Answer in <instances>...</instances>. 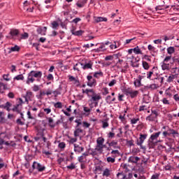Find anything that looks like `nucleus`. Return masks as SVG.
Wrapping results in <instances>:
<instances>
[{
	"instance_id": "nucleus-1",
	"label": "nucleus",
	"mask_w": 179,
	"mask_h": 179,
	"mask_svg": "<svg viewBox=\"0 0 179 179\" xmlns=\"http://www.w3.org/2000/svg\"><path fill=\"white\" fill-rule=\"evenodd\" d=\"M42 76H43V73L41 71H31L28 74L27 84L30 85L31 83H33L34 80H36V79L37 82H40V80L41 79Z\"/></svg>"
},
{
	"instance_id": "nucleus-2",
	"label": "nucleus",
	"mask_w": 179,
	"mask_h": 179,
	"mask_svg": "<svg viewBox=\"0 0 179 179\" xmlns=\"http://www.w3.org/2000/svg\"><path fill=\"white\" fill-rule=\"evenodd\" d=\"M160 134H162V132L159 131L151 135L149 139V143H148L149 148H155L156 143H157V138H159V136H160Z\"/></svg>"
},
{
	"instance_id": "nucleus-3",
	"label": "nucleus",
	"mask_w": 179,
	"mask_h": 179,
	"mask_svg": "<svg viewBox=\"0 0 179 179\" xmlns=\"http://www.w3.org/2000/svg\"><path fill=\"white\" fill-rule=\"evenodd\" d=\"M158 115H159V113H157V110H152L150 115L146 117V121H149V122L155 121Z\"/></svg>"
},
{
	"instance_id": "nucleus-4",
	"label": "nucleus",
	"mask_w": 179,
	"mask_h": 179,
	"mask_svg": "<svg viewBox=\"0 0 179 179\" xmlns=\"http://www.w3.org/2000/svg\"><path fill=\"white\" fill-rule=\"evenodd\" d=\"M32 169H36L38 171H44L45 170V166H41L40 163L34 162L32 165Z\"/></svg>"
},
{
	"instance_id": "nucleus-5",
	"label": "nucleus",
	"mask_w": 179,
	"mask_h": 179,
	"mask_svg": "<svg viewBox=\"0 0 179 179\" xmlns=\"http://www.w3.org/2000/svg\"><path fill=\"white\" fill-rule=\"evenodd\" d=\"M83 93H85L88 96V97H92L96 94V92H94V90L93 89H87V90H83Z\"/></svg>"
},
{
	"instance_id": "nucleus-6",
	"label": "nucleus",
	"mask_w": 179,
	"mask_h": 179,
	"mask_svg": "<svg viewBox=\"0 0 179 179\" xmlns=\"http://www.w3.org/2000/svg\"><path fill=\"white\" fill-rule=\"evenodd\" d=\"M73 146H74V152H76L77 153H82V152L85 150V148L78 144H73Z\"/></svg>"
},
{
	"instance_id": "nucleus-7",
	"label": "nucleus",
	"mask_w": 179,
	"mask_h": 179,
	"mask_svg": "<svg viewBox=\"0 0 179 179\" xmlns=\"http://www.w3.org/2000/svg\"><path fill=\"white\" fill-rule=\"evenodd\" d=\"M5 90H8V84L0 82V93L1 94L5 93Z\"/></svg>"
},
{
	"instance_id": "nucleus-8",
	"label": "nucleus",
	"mask_w": 179,
	"mask_h": 179,
	"mask_svg": "<svg viewBox=\"0 0 179 179\" xmlns=\"http://www.w3.org/2000/svg\"><path fill=\"white\" fill-rule=\"evenodd\" d=\"M146 136H148L146 134L140 135L139 141L137 142L138 146H142V144L145 142V139H146Z\"/></svg>"
},
{
	"instance_id": "nucleus-9",
	"label": "nucleus",
	"mask_w": 179,
	"mask_h": 179,
	"mask_svg": "<svg viewBox=\"0 0 179 179\" xmlns=\"http://www.w3.org/2000/svg\"><path fill=\"white\" fill-rule=\"evenodd\" d=\"M94 23H100V22H107L106 17H94Z\"/></svg>"
},
{
	"instance_id": "nucleus-10",
	"label": "nucleus",
	"mask_w": 179,
	"mask_h": 179,
	"mask_svg": "<svg viewBox=\"0 0 179 179\" xmlns=\"http://www.w3.org/2000/svg\"><path fill=\"white\" fill-rule=\"evenodd\" d=\"M101 99V96L95 94L94 95H92V96H91V99L90 100H91V101H94V103H99V100Z\"/></svg>"
},
{
	"instance_id": "nucleus-11",
	"label": "nucleus",
	"mask_w": 179,
	"mask_h": 179,
	"mask_svg": "<svg viewBox=\"0 0 179 179\" xmlns=\"http://www.w3.org/2000/svg\"><path fill=\"white\" fill-rule=\"evenodd\" d=\"M46 31H47V27H43V29L41 27H38L37 29L38 34H42V36H45Z\"/></svg>"
},
{
	"instance_id": "nucleus-12",
	"label": "nucleus",
	"mask_w": 179,
	"mask_h": 179,
	"mask_svg": "<svg viewBox=\"0 0 179 179\" xmlns=\"http://www.w3.org/2000/svg\"><path fill=\"white\" fill-rule=\"evenodd\" d=\"M139 160H141V158H139L138 157H135V156H131L129 158V162L130 163H138V162H139Z\"/></svg>"
},
{
	"instance_id": "nucleus-13",
	"label": "nucleus",
	"mask_w": 179,
	"mask_h": 179,
	"mask_svg": "<svg viewBox=\"0 0 179 179\" xmlns=\"http://www.w3.org/2000/svg\"><path fill=\"white\" fill-rule=\"evenodd\" d=\"M162 71H170V64L163 62L162 64Z\"/></svg>"
},
{
	"instance_id": "nucleus-14",
	"label": "nucleus",
	"mask_w": 179,
	"mask_h": 179,
	"mask_svg": "<svg viewBox=\"0 0 179 179\" xmlns=\"http://www.w3.org/2000/svg\"><path fill=\"white\" fill-rule=\"evenodd\" d=\"M81 134H83V129H81L80 128L76 129L74 131V136H75V138H78V136H80Z\"/></svg>"
},
{
	"instance_id": "nucleus-15",
	"label": "nucleus",
	"mask_w": 179,
	"mask_h": 179,
	"mask_svg": "<svg viewBox=\"0 0 179 179\" xmlns=\"http://www.w3.org/2000/svg\"><path fill=\"white\" fill-rule=\"evenodd\" d=\"M87 156H89V155H87V153L85 152L83 153L82 156L78 157V162L80 163H83L84 160H85L86 157H87Z\"/></svg>"
},
{
	"instance_id": "nucleus-16",
	"label": "nucleus",
	"mask_w": 179,
	"mask_h": 179,
	"mask_svg": "<svg viewBox=\"0 0 179 179\" xmlns=\"http://www.w3.org/2000/svg\"><path fill=\"white\" fill-rule=\"evenodd\" d=\"M88 104L91 110L93 107H97V106H99L98 102H94L90 99L88 101Z\"/></svg>"
},
{
	"instance_id": "nucleus-17",
	"label": "nucleus",
	"mask_w": 179,
	"mask_h": 179,
	"mask_svg": "<svg viewBox=\"0 0 179 179\" xmlns=\"http://www.w3.org/2000/svg\"><path fill=\"white\" fill-rule=\"evenodd\" d=\"M71 33L74 36H82L83 34V31L79 30V31H75V29H71Z\"/></svg>"
},
{
	"instance_id": "nucleus-18",
	"label": "nucleus",
	"mask_w": 179,
	"mask_h": 179,
	"mask_svg": "<svg viewBox=\"0 0 179 179\" xmlns=\"http://www.w3.org/2000/svg\"><path fill=\"white\" fill-rule=\"evenodd\" d=\"M31 96H33V92H27L25 96V101L28 103L29 100H31Z\"/></svg>"
},
{
	"instance_id": "nucleus-19",
	"label": "nucleus",
	"mask_w": 179,
	"mask_h": 179,
	"mask_svg": "<svg viewBox=\"0 0 179 179\" xmlns=\"http://www.w3.org/2000/svg\"><path fill=\"white\" fill-rule=\"evenodd\" d=\"M1 143L3 145H6L7 146H13V148L16 146V143H13L12 141L8 142V141H2Z\"/></svg>"
},
{
	"instance_id": "nucleus-20",
	"label": "nucleus",
	"mask_w": 179,
	"mask_h": 179,
	"mask_svg": "<svg viewBox=\"0 0 179 179\" xmlns=\"http://www.w3.org/2000/svg\"><path fill=\"white\" fill-rule=\"evenodd\" d=\"M106 145H101L96 144L95 150H96V152H99L100 153H103V148Z\"/></svg>"
},
{
	"instance_id": "nucleus-21",
	"label": "nucleus",
	"mask_w": 179,
	"mask_h": 179,
	"mask_svg": "<svg viewBox=\"0 0 179 179\" xmlns=\"http://www.w3.org/2000/svg\"><path fill=\"white\" fill-rule=\"evenodd\" d=\"M134 52L136 55H139L141 54L142 55V50H141V48H139V46H136V48H133Z\"/></svg>"
},
{
	"instance_id": "nucleus-22",
	"label": "nucleus",
	"mask_w": 179,
	"mask_h": 179,
	"mask_svg": "<svg viewBox=\"0 0 179 179\" xmlns=\"http://www.w3.org/2000/svg\"><path fill=\"white\" fill-rule=\"evenodd\" d=\"M141 80H142V76H139V79L135 80L134 86H136V87H139V86H141Z\"/></svg>"
},
{
	"instance_id": "nucleus-23",
	"label": "nucleus",
	"mask_w": 179,
	"mask_h": 179,
	"mask_svg": "<svg viewBox=\"0 0 179 179\" xmlns=\"http://www.w3.org/2000/svg\"><path fill=\"white\" fill-rule=\"evenodd\" d=\"M154 69H157V67L154 66L150 71H148L147 73V79H151L152 75H153V70Z\"/></svg>"
},
{
	"instance_id": "nucleus-24",
	"label": "nucleus",
	"mask_w": 179,
	"mask_h": 179,
	"mask_svg": "<svg viewBox=\"0 0 179 179\" xmlns=\"http://www.w3.org/2000/svg\"><path fill=\"white\" fill-rule=\"evenodd\" d=\"M48 120L49 122V127H50V128H54L55 127V124L54 123V120H52V117H48Z\"/></svg>"
},
{
	"instance_id": "nucleus-25",
	"label": "nucleus",
	"mask_w": 179,
	"mask_h": 179,
	"mask_svg": "<svg viewBox=\"0 0 179 179\" xmlns=\"http://www.w3.org/2000/svg\"><path fill=\"white\" fill-rule=\"evenodd\" d=\"M10 34L12 37L15 36H17V34H19V30L17 29H12L10 31Z\"/></svg>"
},
{
	"instance_id": "nucleus-26",
	"label": "nucleus",
	"mask_w": 179,
	"mask_h": 179,
	"mask_svg": "<svg viewBox=\"0 0 179 179\" xmlns=\"http://www.w3.org/2000/svg\"><path fill=\"white\" fill-rule=\"evenodd\" d=\"M110 173H111V171H110V169H106L103 171V176H105V177H110Z\"/></svg>"
},
{
	"instance_id": "nucleus-27",
	"label": "nucleus",
	"mask_w": 179,
	"mask_h": 179,
	"mask_svg": "<svg viewBox=\"0 0 179 179\" xmlns=\"http://www.w3.org/2000/svg\"><path fill=\"white\" fill-rule=\"evenodd\" d=\"M167 52L168 54L171 55V54H174V52H176V49L174 48V47H169L167 48Z\"/></svg>"
},
{
	"instance_id": "nucleus-28",
	"label": "nucleus",
	"mask_w": 179,
	"mask_h": 179,
	"mask_svg": "<svg viewBox=\"0 0 179 179\" xmlns=\"http://www.w3.org/2000/svg\"><path fill=\"white\" fill-rule=\"evenodd\" d=\"M108 143L110 148H117V145H118V142L115 141H113L112 142Z\"/></svg>"
},
{
	"instance_id": "nucleus-29",
	"label": "nucleus",
	"mask_w": 179,
	"mask_h": 179,
	"mask_svg": "<svg viewBox=\"0 0 179 179\" xmlns=\"http://www.w3.org/2000/svg\"><path fill=\"white\" fill-rule=\"evenodd\" d=\"M92 66H93V64L92 63H86L83 66V69H92Z\"/></svg>"
},
{
	"instance_id": "nucleus-30",
	"label": "nucleus",
	"mask_w": 179,
	"mask_h": 179,
	"mask_svg": "<svg viewBox=\"0 0 179 179\" xmlns=\"http://www.w3.org/2000/svg\"><path fill=\"white\" fill-rule=\"evenodd\" d=\"M169 135H173L174 137H176V135L178 136V132L174 129H169Z\"/></svg>"
},
{
	"instance_id": "nucleus-31",
	"label": "nucleus",
	"mask_w": 179,
	"mask_h": 179,
	"mask_svg": "<svg viewBox=\"0 0 179 179\" xmlns=\"http://www.w3.org/2000/svg\"><path fill=\"white\" fill-rule=\"evenodd\" d=\"M96 85V80H91L87 82V86H90V87L94 86Z\"/></svg>"
},
{
	"instance_id": "nucleus-32",
	"label": "nucleus",
	"mask_w": 179,
	"mask_h": 179,
	"mask_svg": "<svg viewBox=\"0 0 179 179\" xmlns=\"http://www.w3.org/2000/svg\"><path fill=\"white\" fill-rule=\"evenodd\" d=\"M102 128L106 129L108 128V122H107V120H102Z\"/></svg>"
},
{
	"instance_id": "nucleus-33",
	"label": "nucleus",
	"mask_w": 179,
	"mask_h": 179,
	"mask_svg": "<svg viewBox=\"0 0 179 179\" xmlns=\"http://www.w3.org/2000/svg\"><path fill=\"white\" fill-rule=\"evenodd\" d=\"M86 2H87V0H83L80 3H77L76 5L78 8H83V6H85V3H86Z\"/></svg>"
},
{
	"instance_id": "nucleus-34",
	"label": "nucleus",
	"mask_w": 179,
	"mask_h": 179,
	"mask_svg": "<svg viewBox=\"0 0 179 179\" xmlns=\"http://www.w3.org/2000/svg\"><path fill=\"white\" fill-rule=\"evenodd\" d=\"M104 143V138H99L96 140V145H103V144Z\"/></svg>"
},
{
	"instance_id": "nucleus-35",
	"label": "nucleus",
	"mask_w": 179,
	"mask_h": 179,
	"mask_svg": "<svg viewBox=\"0 0 179 179\" xmlns=\"http://www.w3.org/2000/svg\"><path fill=\"white\" fill-rule=\"evenodd\" d=\"M120 176H122V178H120V179H131L129 178H127V176L124 175V173H118L117 174V178H120Z\"/></svg>"
},
{
	"instance_id": "nucleus-36",
	"label": "nucleus",
	"mask_w": 179,
	"mask_h": 179,
	"mask_svg": "<svg viewBox=\"0 0 179 179\" xmlns=\"http://www.w3.org/2000/svg\"><path fill=\"white\" fill-rule=\"evenodd\" d=\"M143 67L146 71H148V69H149V68H150V66H149V64L147 62H145V61H143Z\"/></svg>"
},
{
	"instance_id": "nucleus-37",
	"label": "nucleus",
	"mask_w": 179,
	"mask_h": 179,
	"mask_svg": "<svg viewBox=\"0 0 179 179\" xmlns=\"http://www.w3.org/2000/svg\"><path fill=\"white\" fill-rule=\"evenodd\" d=\"M19 50H20V48H19V46H17V45H15L14 47H12L10 49L9 52H15V51H19Z\"/></svg>"
},
{
	"instance_id": "nucleus-38",
	"label": "nucleus",
	"mask_w": 179,
	"mask_h": 179,
	"mask_svg": "<svg viewBox=\"0 0 179 179\" xmlns=\"http://www.w3.org/2000/svg\"><path fill=\"white\" fill-rule=\"evenodd\" d=\"M100 171H101V166H96L95 167V169L94 170V173L95 174H97V173H100Z\"/></svg>"
},
{
	"instance_id": "nucleus-39",
	"label": "nucleus",
	"mask_w": 179,
	"mask_h": 179,
	"mask_svg": "<svg viewBox=\"0 0 179 179\" xmlns=\"http://www.w3.org/2000/svg\"><path fill=\"white\" fill-rule=\"evenodd\" d=\"M138 94H139V92H138V91H133L131 93L130 96L131 97V99H134V98L136 97V96H138Z\"/></svg>"
},
{
	"instance_id": "nucleus-40",
	"label": "nucleus",
	"mask_w": 179,
	"mask_h": 179,
	"mask_svg": "<svg viewBox=\"0 0 179 179\" xmlns=\"http://www.w3.org/2000/svg\"><path fill=\"white\" fill-rule=\"evenodd\" d=\"M149 107L146 105H143L140 106L139 111H146Z\"/></svg>"
},
{
	"instance_id": "nucleus-41",
	"label": "nucleus",
	"mask_w": 179,
	"mask_h": 179,
	"mask_svg": "<svg viewBox=\"0 0 179 179\" xmlns=\"http://www.w3.org/2000/svg\"><path fill=\"white\" fill-rule=\"evenodd\" d=\"M16 80H23L24 79V76L22 74H20L14 78Z\"/></svg>"
},
{
	"instance_id": "nucleus-42",
	"label": "nucleus",
	"mask_w": 179,
	"mask_h": 179,
	"mask_svg": "<svg viewBox=\"0 0 179 179\" xmlns=\"http://www.w3.org/2000/svg\"><path fill=\"white\" fill-rule=\"evenodd\" d=\"M168 8H170L169 6H166V7L162 8V6H157L155 9L156 10H163L164 9H168Z\"/></svg>"
},
{
	"instance_id": "nucleus-43",
	"label": "nucleus",
	"mask_w": 179,
	"mask_h": 179,
	"mask_svg": "<svg viewBox=\"0 0 179 179\" xmlns=\"http://www.w3.org/2000/svg\"><path fill=\"white\" fill-rule=\"evenodd\" d=\"M54 107H55V108H62V103L57 102L54 104Z\"/></svg>"
},
{
	"instance_id": "nucleus-44",
	"label": "nucleus",
	"mask_w": 179,
	"mask_h": 179,
	"mask_svg": "<svg viewBox=\"0 0 179 179\" xmlns=\"http://www.w3.org/2000/svg\"><path fill=\"white\" fill-rule=\"evenodd\" d=\"M59 26V24H58V22H57V21H54L52 22V29H57V27H58Z\"/></svg>"
},
{
	"instance_id": "nucleus-45",
	"label": "nucleus",
	"mask_w": 179,
	"mask_h": 179,
	"mask_svg": "<svg viewBox=\"0 0 179 179\" xmlns=\"http://www.w3.org/2000/svg\"><path fill=\"white\" fill-rule=\"evenodd\" d=\"M127 62H131L132 64V62H134V56H127Z\"/></svg>"
},
{
	"instance_id": "nucleus-46",
	"label": "nucleus",
	"mask_w": 179,
	"mask_h": 179,
	"mask_svg": "<svg viewBox=\"0 0 179 179\" xmlns=\"http://www.w3.org/2000/svg\"><path fill=\"white\" fill-rule=\"evenodd\" d=\"M107 162L108 163H115V158H113V157H108L107 158Z\"/></svg>"
},
{
	"instance_id": "nucleus-47",
	"label": "nucleus",
	"mask_w": 179,
	"mask_h": 179,
	"mask_svg": "<svg viewBox=\"0 0 179 179\" xmlns=\"http://www.w3.org/2000/svg\"><path fill=\"white\" fill-rule=\"evenodd\" d=\"M138 121H139V117L131 119L130 122H131V124H132L134 125V124H136L138 122Z\"/></svg>"
},
{
	"instance_id": "nucleus-48",
	"label": "nucleus",
	"mask_w": 179,
	"mask_h": 179,
	"mask_svg": "<svg viewBox=\"0 0 179 179\" xmlns=\"http://www.w3.org/2000/svg\"><path fill=\"white\" fill-rule=\"evenodd\" d=\"M59 149H65V147L66 146V144H65L64 142L59 143L58 145Z\"/></svg>"
},
{
	"instance_id": "nucleus-49",
	"label": "nucleus",
	"mask_w": 179,
	"mask_h": 179,
	"mask_svg": "<svg viewBox=\"0 0 179 179\" xmlns=\"http://www.w3.org/2000/svg\"><path fill=\"white\" fill-rule=\"evenodd\" d=\"M94 78H99V76H103V72L99 71V72H96L94 74Z\"/></svg>"
},
{
	"instance_id": "nucleus-50",
	"label": "nucleus",
	"mask_w": 179,
	"mask_h": 179,
	"mask_svg": "<svg viewBox=\"0 0 179 179\" xmlns=\"http://www.w3.org/2000/svg\"><path fill=\"white\" fill-rule=\"evenodd\" d=\"M21 38L24 40L26 38H29V34L24 32V34H21Z\"/></svg>"
},
{
	"instance_id": "nucleus-51",
	"label": "nucleus",
	"mask_w": 179,
	"mask_h": 179,
	"mask_svg": "<svg viewBox=\"0 0 179 179\" xmlns=\"http://www.w3.org/2000/svg\"><path fill=\"white\" fill-rule=\"evenodd\" d=\"M171 56H166V57L164 58L163 62H165L166 64H167V62H169L171 61Z\"/></svg>"
},
{
	"instance_id": "nucleus-52",
	"label": "nucleus",
	"mask_w": 179,
	"mask_h": 179,
	"mask_svg": "<svg viewBox=\"0 0 179 179\" xmlns=\"http://www.w3.org/2000/svg\"><path fill=\"white\" fill-rule=\"evenodd\" d=\"M67 169H69L70 170H73L76 169V166L74 165L73 163H71L69 166H67Z\"/></svg>"
},
{
	"instance_id": "nucleus-53",
	"label": "nucleus",
	"mask_w": 179,
	"mask_h": 179,
	"mask_svg": "<svg viewBox=\"0 0 179 179\" xmlns=\"http://www.w3.org/2000/svg\"><path fill=\"white\" fill-rule=\"evenodd\" d=\"M97 50H98V51H106V50H107V49L106 48V45H102Z\"/></svg>"
},
{
	"instance_id": "nucleus-54",
	"label": "nucleus",
	"mask_w": 179,
	"mask_h": 179,
	"mask_svg": "<svg viewBox=\"0 0 179 179\" xmlns=\"http://www.w3.org/2000/svg\"><path fill=\"white\" fill-rule=\"evenodd\" d=\"M11 106H12V104H10V102H6L5 106L2 105V106H1V107H3V108H10Z\"/></svg>"
},
{
	"instance_id": "nucleus-55",
	"label": "nucleus",
	"mask_w": 179,
	"mask_h": 179,
	"mask_svg": "<svg viewBox=\"0 0 179 179\" xmlns=\"http://www.w3.org/2000/svg\"><path fill=\"white\" fill-rule=\"evenodd\" d=\"M3 112H0V122H5V117H2Z\"/></svg>"
},
{
	"instance_id": "nucleus-56",
	"label": "nucleus",
	"mask_w": 179,
	"mask_h": 179,
	"mask_svg": "<svg viewBox=\"0 0 179 179\" xmlns=\"http://www.w3.org/2000/svg\"><path fill=\"white\" fill-rule=\"evenodd\" d=\"M115 83H117V80H113L112 81H110L108 84V86H110V87L114 86V85H115Z\"/></svg>"
},
{
	"instance_id": "nucleus-57",
	"label": "nucleus",
	"mask_w": 179,
	"mask_h": 179,
	"mask_svg": "<svg viewBox=\"0 0 179 179\" xmlns=\"http://www.w3.org/2000/svg\"><path fill=\"white\" fill-rule=\"evenodd\" d=\"M159 173H155L152 176L151 179H159Z\"/></svg>"
},
{
	"instance_id": "nucleus-58",
	"label": "nucleus",
	"mask_w": 179,
	"mask_h": 179,
	"mask_svg": "<svg viewBox=\"0 0 179 179\" xmlns=\"http://www.w3.org/2000/svg\"><path fill=\"white\" fill-rule=\"evenodd\" d=\"M48 80H54V76L52 74H48L47 76Z\"/></svg>"
},
{
	"instance_id": "nucleus-59",
	"label": "nucleus",
	"mask_w": 179,
	"mask_h": 179,
	"mask_svg": "<svg viewBox=\"0 0 179 179\" xmlns=\"http://www.w3.org/2000/svg\"><path fill=\"white\" fill-rule=\"evenodd\" d=\"M83 127H84L85 128H89V127H90V124L87 123V122H83Z\"/></svg>"
},
{
	"instance_id": "nucleus-60",
	"label": "nucleus",
	"mask_w": 179,
	"mask_h": 179,
	"mask_svg": "<svg viewBox=\"0 0 179 179\" xmlns=\"http://www.w3.org/2000/svg\"><path fill=\"white\" fill-rule=\"evenodd\" d=\"M103 96H107V94H108V88L107 87L103 88Z\"/></svg>"
},
{
	"instance_id": "nucleus-61",
	"label": "nucleus",
	"mask_w": 179,
	"mask_h": 179,
	"mask_svg": "<svg viewBox=\"0 0 179 179\" xmlns=\"http://www.w3.org/2000/svg\"><path fill=\"white\" fill-rule=\"evenodd\" d=\"M8 97H9V99H15V94L13 92H9Z\"/></svg>"
},
{
	"instance_id": "nucleus-62",
	"label": "nucleus",
	"mask_w": 179,
	"mask_h": 179,
	"mask_svg": "<svg viewBox=\"0 0 179 179\" xmlns=\"http://www.w3.org/2000/svg\"><path fill=\"white\" fill-rule=\"evenodd\" d=\"M162 103H164V104H170V102L169 101V100H167V99L164 98L162 99Z\"/></svg>"
},
{
	"instance_id": "nucleus-63",
	"label": "nucleus",
	"mask_w": 179,
	"mask_h": 179,
	"mask_svg": "<svg viewBox=\"0 0 179 179\" xmlns=\"http://www.w3.org/2000/svg\"><path fill=\"white\" fill-rule=\"evenodd\" d=\"M114 136H115V134L113 132H109V134H108V138H114Z\"/></svg>"
},
{
	"instance_id": "nucleus-64",
	"label": "nucleus",
	"mask_w": 179,
	"mask_h": 179,
	"mask_svg": "<svg viewBox=\"0 0 179 179\" xmlns=\"http://www.w3.org/2000/svg\"><path fill=\"white\" fill-rule=\"evenodd\" d=\"M173 99H174V100H175L176 101H179V96H178V94H175V95L173 96Z\"/></svg>"
}]
</instances>
